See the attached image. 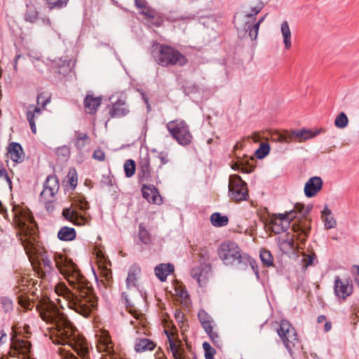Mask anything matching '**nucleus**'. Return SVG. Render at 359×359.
Wrapping results in <instances>:
<instances>
[{"label":"nucleus","mask_w":359,"mask_h":359,"mask_svg":"<svg viewBox=\"0 0 359 359\" xmlns=\"http://www.w3.org/2000/svg\"><path fill=\"white\" fill-rule=\"evenodd\" d=\"M57 268L65 276L72 290L65 283H58L55 286V294L62 297L67 307L79 314L88 317L96 306V299L92 292L90 283L83 276L76 265L66 256L57 254L55 256Z\"/></svg>","instance_id":"nucleus-1"},{"label":"nucleus","mask_w":359,"mask_h":359,"mask_svg":"<svg viewBox=\"0 0 359 359\" xmlns=\"http://www.w3.org/2000/svg\"><path fill=\"white\" fill-rule=\"evenodd\" d=\"M38 309L42 320L53 325L51 328L54 329L55 343L68 345L82 359H89V348L86 340L79 335L72 323L54 303L44 301Z\"/></svg>","instance_id":"nucleus-2"},{"label":"nucleus","mask_w":359,"mask_h":359,"mask_svg":"<svg viewBox=\"0 0 359 359\" xmlns=\"http://www.w3.org/2000/svg\"><path fill=\"white\" fill-rule=\"evenodd\" d=\"M13 222L18 229L22 245L27 254L32 253L35 249L37 229L30 211L21 205H14L12 209Z\"/></svg>","instance_id":"nucleus-3"},{"label":"nucleus","mask_w":359,"mask_h":359,"mask_svg":"<svg viewBox=\"0 0 359 359\" xmlns=\"http://www.w3.org/2000/svg\"><path fill=\"white\" fill-rule=\"evenodd\" d=\"M140 267L136 265L132 266L128 271L126 278V289L122 292L128 311L135 319L142 316V313L133 309L134 302L138 294L139 280L140 278Z\"/></svg>","instance_id":"nucleus-4"},{"label":"nucleus","mask_w":359,"mask_h":359,"mask_svg":"<svg viewBox=\"0 0 359 359\" xmlns=\"http://www.w3.org/2000/svg\"><path fill=\"white\" fill-rule=\"evenodd\" d=\"M154 59L161 67L184 66L188 62L187 57L179 50L167 45L159 46Z\"/></svg>","instance_id":"nucleus-5"},{"label":"nucleus","mask_w":359,"mask_h":359,"mask_svg":"<svg viewBox=\"0 0 359 359\" xmlns=\"http://www.w3.org/2000/svg\"><path fill=\"white\" fill-rule=\"evenodd\" d=\"M262 8L261 4L255 6L252 8L250 13L234 19V23L238 29H247L252 39H257L259 25L265 18V16H263L257 22H254L257 15L261 11Z\"/></svg>","instance_id":"nucleus-6"},{"label":"nucleus","mask_w":359,"mask_h":359,"mask_svg":"<svg viewBox=\"0 0 359 359\" xmlns=\"http://www.w3.org/2000/svg\"><path fill=\"white\" fill-rule=\"evenodd\" d=\"M217 255L222 263L226 266L240 264L243 260V254L238 245L231 241L222 242L218 249Z\"/></svg>","instance_id":"nucleus-7"},{"label":"nucleus","mask_w":359,"mask_h":359,"mask_svg":"<svg viewBox=\"0 0 359 359\" xmlns=\"http://www.w3.org/2000/svg\"><path fill=\"white\" fill-rule=\"evenodd\" d=\"M166 128L178 144L186 146L191 144L193 136L188 124L182 119H175L169 121Z\"/></svg>","instance_id":"nucleus-8"},{"label":"nucleus","mask_w":359,"mask_h":359,"mask_svg":"<svg viewBox=\"0 0 359 359\" xmlns=\"http://www.w3.org/2000/svg\"><path fill=\"white\" fill-rule=\"evenodd\" d=\"M277 332L285 348L291 351L298 342V337L294 327L287 320H283Z\"/></svg>","instance_id":"nucleus-9"},{"label":"nucleus","mask_w":359,"mask_h":359,"mask_svg":"<svg viewBox=\"0 0 359 359\" xmlns=\"http://www.w3.org/2000/svg\"><path fill=\"white\" fill-rule=\"evenodd\" d=\"M229 190V196L236 201H245L248 197L246 183L238 175L230 176Z\"/></svg>","instance_id":"nucleus-10"},{"label":"nucleus","mask_w":359,"mask_h":359,"mask_svg":"<svg viewBox=\"0 0 359 359\" xmlns=\"http://www.w3.org/2000/svg\"><path fill=\"white\" fill-rule=\"evenodd\" d=\"M295 208H298L297 206ZM297 217L296 209L285 212L283 214L272 215L271 218V229L275 233L285 231L290 226L291 221Z\"/></svg>","instance_id":"nucleus-11"},{"label":"nucleus","mask_w":359,"mask_h":359,"mask_svg":"<svg viewBox=\"0 0 359 359\" xmlns=\"http://www.w3.org/2000/svg\"><path fill=\"white\" fill-rule=\"evenodd\" d=\"M95 337L97 351L113 358V355L115 354L114 344L109 332L106 330L100 329L97 332Z\"/></svg>","instance_id":"nucleus-12"},{"label":"nucleus","mask_w":359,"mask_h":359,"mask_svg":"<svg viewBox=\"0 0 359 359\" xmlns=\"http://www.w3.org/2000/svg\"><path fill=\"white\" fill-rule=\"evenodd\" d=\"M165 334L168 337L170 349L175 359H186L184 355V350L181 346V341L176 337L175 330H165Z\"/></svg>","instance_id":"nucleus-13"},{"label":"nucleus","mask_w":359,"mask_h":359,"mask_svg":"<svg viewBox=\"0 0 359 359\" xmlns=\"http://www.w3.org/2000/svg\"><path fill=\"white\" fill-rule=\"evenodd\" d=\"M42 109L39 107L31 104L28 107L26 117L34 134L36 133V124H40L43 120Z\"/></svg>","instance_id":"nucleus-14"},{"label":"nucleus","mask_w":359,"mask_h":359,"mask_svg":"<svg viewBox=\"0 0 359 359\" xmlns=\"http://www.w3.org/2000/svg\"><path fill=\"white\" fill-rule=\"evenodd\" d=\"M62 215L67 220L77 226H83L88 224L90 222L87 217L79 214L72 208H64Z\"/></svg>","instance_id":"nucleus-15"},{"label":"nucleus","mask_w":359,"mask_h":359,"mask_svg":"<svg viewBox=\"0 0 359 359\" xmlns=\"http://www.w3.org/2000/svg\"><path fill=\"white\" fill-rule=\"evenodd\" d=\"M96 259L102 276L109 281L112 278L109 260L101 250H98L96 252Z\"/></svg>","instance_id":"nucleus-16"},{"label":"nucleus","mask_w":359,"mask_h":359,"mask_svg":"<svg viewBox=\"0 0 359 359\" xmlns=\"http://www.w3.org/2000/svg\"><path fill=\"white\" fill-rule=\"evenodd\" d=\"M60 187L59 180L55 175H50L47 177L41 196L44 198L45 196H50L54 198L55 195L57 193Z\"/></svg>","instance_id":"nucleus-17"},{"label":"nucleus","mask_w":359,"mask_h":359,"mask_svg":"<svg viewBox=\"0 0 359 359\" xmlns=\"http://www.w3.org/2000/svg\"><path fill=\"white\" fill-rule=\"evenodd\" d=\"M353 285L348 283H344L339 276L334 280V292L337 297L345 299L353 292Z\"/></svg>","instance_id":"nucleus-18"},{"label":"nucleus","mask_w":359,"mask_h":359,"mask_svg":"<svg viewBox=\"0 0 359 359\" xmlns=\"http://www.w3.org/2000/svg\"><path fill=\"white\" fill-rule=\"evenodd\" d=\"M143 197L149 202L156 205H160L163 199L157 189L151 185L144 184L142 187Z\"/></svg>","instance_id":"nucleus-19"},{"label":"nucleus","mask_w":359,"mask_h":359,"mask_svg":"<svg viewBox=\"0 0 359 359\" xmlns=\"http://www.w3.org/2000/svg\"><path fill=\"white\" fill-rule=\"evenodd\" d=\"M323 187V180L319 177H311L305 184L304 194L306 197L311 198L317 194Z\"/></svg>","instance_id":"nucleus-20"},{"label":"nucleus","mask_w":359,"mask_h":359,"mask_svg":"<svg viewBox=\"0 0 359 359\" xmlns=\"http://www.w3.org/2000/svg\"><path fill=\"white\" fill-rule=\"evenodd\" d=\"M31 344L29 341L25 340H16L13 341L12 348L10 352L11 356L21 355L22 359L25 358L29 353Z\"/></svg>","instance_id":"nucleus-21"},{"label":"nucleus","mask_w":359,"mask_h":359,"mask_svg":"<svg viewBox=\"0 0 359 359\" xmlns=\"http://www.w3.org/2000/svg\"><path fill=\"white\" fill-rule=\"evenodd\" d=\"M8 158L15 163H21L24 160V151L22 146L17 142H11L7 147Z\"/></svg>","instance_id":"nucleus-22"},{"label":"nucleus","mask_w":359,"mask_h":359,"mask_svg":"<svg viewBox=\"0 0 359 359\" xmlns=\"http://www.w3.org/2000/svg\"><path fill=\"white\" fill-rule=\"evenodd\" d=\"M156 346V343L147 338H137L134 345V349L137 353L153 351Z\"/></svg>","instance_id":"nucleus-23"},{"label":"nucleus","mask_w":359,"mask_h":359,"mask_svg":"<svg viewBox=\"0 0 359 359\" xmlns=\"http://www.w3.org/2000/svg\"><path fill=\"white\" fill-rule=\"evenodd\" d=\"M279 248L284 253H287L294 248V243L292 235L288 233L280 236L277 238Z\"/></svg>","instance_id":"nucleus-24"},{"label":"nucleus","mask_w":359,"mask_h":359,"mask_svg":"<svg viewBox=\"0 0 359 359\" xmlns=\"http://www.w3.org/2000/svg\"><path fill=\"white\" fill-rule=\"evenodd\" d=\"M129 110L126 107V102L123 100H118L109 109L111 117H121L126 116Z\"/></svg>","instance_id":"nucleus-25"},{"label":"nucleus","mask_w":359,"mask_h":359,"mask_svg":"<svg viewBox=\"0 0 359 359\" xmlns=\"http://www.w3.org/2000/svg\"><path fill=\"white\" fill-rule=\"evenodd\" d=\"M102 98L100 97H94L91 95H88L84 100V107L86 112L90 114L96 113L97 108L101 104Z\"/></svg>","instance_id":"nucleus-26"},{"label":"nucleus","mask_w":359,"mask_h":359,"mask_svg":"<svg viewBox=\"0 0 359 359\" xmlns=\"http://www.w3.org/2000/svg\"><path fill=\"white\" fill-rule=\"evenodd\" d=\"M173 271L174 266L171 264H161L155 268V274L161 281H165Z\"/></svg>","instance_id":"nucleus-27"},{"label":"nucleus","mask_w":359,"mask_h":359,"mask_svg":"<svg viewBox=\"0 0 359 359\" xmlns=\"http://www.w3.org/2000/svg\"><path fill=\"white\" fill-rule=\"evenodd\" d=\"M37 4V0H29V2L27 4V11L25 14V20L26 21L34 22L38 19Z\"/></svg>","instance_id":"nucleus-28"},{"label":"nucleus","mask_w":359,"mask_h":359,"mask_svg":"<svg viewBox=\"0 0 359 359\" xmlns=\"http://www.w3.org/2000/svg\"><path fill=\"white\" fill-rule=\"evenodd\" d=\"M318 133V131L313 132L311 130L302 129L293 131L291 133V137H294L297 142H302L314 137Z\"/></svg>","instance_id":"nucleus-29"},{"label":"nucleus","mask_w":359,"mask_h":359,"mask_svg":"<svg viewBox=\"0 0 359 359\" xmlns=\"http://www.w3.org/2000/svg\"><path fill=\"white\" fill-rule=\"evenodd\" d=\"M281 34L283 38V43L285 49L289 50L291 48L292 42L291 36L292 32L289 24L287 21L283 22L280 27Z\"/></svg>","instance_id":"nucleus-30"},{"label":"nucleus","mask_w":359,"mask_h":359,"mask_svg":"<svg viewBox=\"0 0 359 359\" xmlns=\"http://www.w3.org/2000/svg\"><path fill=\"white\" fill-rule=\"evenodd\" d=\"M76 236L75 229L68 226L62 227L57 233V238L62 241H72Z\"/></svg>","instance_id":"nucleus-31"},{"label":"nucleus","mask_w":359,"mask_h":359,"mask_svg":"<svg viewBox=\"0 0 359 359\" xmlns=\"http://www.w3.org/2000/svg\"><path fill=\"white\" fill-rule=\"evenodd\" d=\"M198 317L204 330L215 326L214 320L205 310H200L198 313Z\"/></svg>","instance_id":"nucleus-32"},{"label":"nucleus","mask_w":359,"mask_h":359,"mask_svg":"<svg viewBox=\"0 0 359 359\" xmlns=\"http://www.w3.org/2000/svg\"><path fill=\"white\" fill-rule=\"evenodd\" d=\"M322 217L327 229L334 228L337 222L334 217L331 215L330 210L326 206L322 212Z\"/></svg>","instance_id":"nucleus-33"},{"label":"nucleus","mask_w":359,"mask_h":359,"mask_svg":"<svg viewBox=\"0 0 359 359\" xmlns=\"http://www.w3.org/2000/svg\"><path fill=\"white\" fill-rule=\"evenodd\" d=\"M210 222L215 226H224L228 224L229 219L225 215H221L219 212H215L210 216Z\"/></svg>","instance_id":"nucleus-34"},{"label":"nucleus","mask_w":359,"mask_h":359,"mask_svg":"<svg viewBox=\"0 0 359 359\" xmlns=\"http://www.w3.org/2000/svg\"><path fill=\"white\" fill-rule=\"evenodd\" d=\"M51 100V95L48 91H44L39 93L36 98V107H39L42 109H45L46 106L50 103Z\"/></svg>","instance_id":"nucleus-35"},{"label":"nucleus","mask_w":359,"mask_h":359,"mask_svg":"<svg viewBox=\"0 0 359 359\" xmlns=\"http://www.w3.org/2000/svg\"><path fill=\"white\" fill-rule=\"evenodd\" d=\"M205 332L208 335L211 341L217 346H220L222 344V338L219 336L217 330L214 327H210L208 330H205Z\"/></svg>","instance_id":"nucleus-36"},{"label":"nucleus","mask_w":359,"mask_h":359,"mask_svg":"<svg viewBox=\"0 0 359 359\" xmlns=\"http://www.w3.org/2000/svg\"><path fill=\"white\" fill-rule=\"evenodd\" d=\"M88 140L89 137L87 133L77 132L74 145L77 149H81L86 145Z\"/></svg>","instance_id":"nucleus-37"},{"label":"nucleus","mask_w":359,"mask_h":359,"mask_svg":"<svg viewBox=\"0 0 359 359\" xmlns=\"http://www.w3.org/2000/svg\"><path fill=\"white\" fill-rule=\"evenodd\" d=\"M262 264L266 267H270L273 264V257L270 252V251L267 250H262L260 251L259 255Z\"/></svg>","instance_id":"nucleus-38"},{"label":"nucleus","mask_w":359,"mask_h":359,"mask_svg":"<svg viewBox=\"0 0 359 359\" xmlns=\"http://www.w3.org/2000/svg\"><path fill=\"white\" fill-rule=\"evenodd\" d=\"M67 182L72 189H74L77 186L78 182V173L74 168H69L67 173Z\"/></svg>","instance_id":"nucleus-39"},{"label":"nucleus","mask_w":359,"mask_h":359,"mask_svg":"<svg viewBox=\"0 0 359 359\" xmlns=\"http://www.w3.org/2000/svg\"><path fill=\"white\" fill-rule=\"evenodd\" d=\"M176 294L177 296L180 299V301L182 304L185 305H188L190 303V298L189 295L188 294L187 290L182 287L180 286L176 288Z\"/></svg>","instance_id":"nucleus-40"},{"label":"nucleus","mask_w":359,"mask_h":359,"mask_svg":"<svg viewBox=\"0 0 359 359\" xmlns=\"http://www.w3.org/2000/svg\"><path fill=\"white\" fill-rule=\"evenodd\" d=\"M124 171L126 177H131L135 172V163L132 159L127 160L124 163Z\"/></svg>","instance_id":"nucleus-41"},{"label":"nucleus","mask_w":359,"mask_h":359,"mask_svg":"<svg viewBox=\"0 0 359 359\" xmlns=\"http://www.w3.org/2000/svg\"><path fill=\"white\" fill-rule=\"evenodd\" d=\"M348 123V118L344 112H341L335 118L334 125L338 128H344Z\"/></svg>","instance_id":"nucleus-42"},{"label":"nucleus","mask_w":359,"mask_h":359,"mask_svg":"<svg viewBox=\"0 0 359 359\" xmlns=\"http://www.w3.org/2000/svg\"><path fill=\"white\" fill-rule=\"evenodd\" d=\"M139 236L141 241L144 244H149L151 242V238L149 231L142 225L140 226Z\"/></svg>","instance_id":"nucleus-43"},{"label":"nucleus","mask_w":359,"mask_h":359,"mask_svg":"<svg viewBox=\"0 0 359 359\" xmlns=\"http://www.w3.org/2000/svg\"><path fill=\"white\" fill-rule=\"evenodd\" d=\"M140 169L142 172V177L147 180L151 174V167L148 159H145L141 162Z\"/></svg>","instance_id":"nucleus-44"},{"label":"nucleus","mask_w":359,"mask_h":359,"mask_svg":"<svg viewBox=\"0 0 359 359\" xmlns=\"http://www.w3.org/2000/svg\"><path fill=\"white\" fill-rule=\"evenodd\" d=\"M203 348L205 351V359H213L216 353L215 350L210 346L208 342H203Z\"/></svg>","instance_id":"nucleus-45"},{"label":"nucleus","mask_w":359,"mask_h":359,"mask_svg":"<svg viewBox=\"0 0 359 359\" xmlns=\"http://www.w3.org/2000/svg\"><path fill=\"white\" fill-rule=\"evenodd\" d=\"M54 201V198H50V196H45L43 198L40 196V202L43 203L47 210L50 211L53 210L54 206L53 205V202Z\"/></svg>","instance_id":"nucleus-46"},{"label":"nucleus","mask_w":359,"mask_h":359,"mask_svg":"<svg viewBox=\"0 0 359 359\" xmlns=\"http://www.w3.org/2000/svg\"><path fill=\"white\" fill-rule=\"evenodd\" d=\"M315 258H316L315 254H311V255L304 254L303 258L302 260L303 266L305 269H306L308 266L312 265Z\"/></svg>","instance_id":"nucleus-47"},{"label":"nucleus","mask_w":359,"mask_h":359,"mask_svg":"<svg viewBox=\"0 0 359 359\" xmlns=\"http://www.w3.org/2000/svg\"><path fill=\"white\" fill-rule=\"evenodd\" d=\"M56 154L59 156L68 157L70 155V149L67 146H62L57 149Z\"/></svg>","instance_id":"nucleus-48"},{"label":"nucleus","mask_w":359,"mask_h":359,"mask_svg":"<svg viewBox=\"0 0 359 359\" xmlns=\"http://www.w3.org/2000/svg\"><path fill=\"white\" fill-rule=\"evenodd\" d=\"M94 159L99 161H104L105 159V153L100 149L95 150L93 154Z\"/></svg>","instance_id":"nucleus-49"},{"label":"nucleus","mask_w":359,"mask_h":359,"mask_svg":"<svg viewBox=\"0 0 359 359\" xmlns=\"http://www.w3.org/2000/svg\"><path fill=\"white\" fill-rule=\"evenodd\" d=\"M0 178L4 179L10 187L11 186L12 182L8 172L2 165H0Z\"/></svg>","instance_id":"nucleus-50"},{"label":"nucleus","mask_w":359,"mask_h":359,"mask_svg":"<svg viewBox=\"0 0 359 359\" xmlns=\"http://www.w3.org/2000/svg\"><path fill=\"white\" fill-rule=\"evenodd\" d=\"M69 0H58L55 2L50 3L49 7L50 9L54 8H62L67 4Z\"/></svg>","instance_id":"nucleus-51"},{"label":"nucleus","mask_w":359,"mask_h":359,"mask_svg":"<svg viewBox=\"0 0 359 359\" xmlns=\"http://www.w3.org/2000/svg\"><path fill=\"white\" fill-rule=\"evenodd\" d=\"M351 273L355 283L359 286V266H353L351 269Z\"/></svg>","instance_id":"nucleus-52"},{"label":"nucleus","mask_w":359,"mask_h":359,"mask_svg":"<svg viewBox=\"0 0 359 359\" xmlns=\"http://www.w3.org/2000/svg\"><path fill=\"white\" fill-rule=\"evenodd\" d=\"M269 153L268 148L265 147H259L255 152L256 156L258 158H264L267 154Z\"/></svg>","instance_id":"nucleus-53"},{"label":"nucleus","mask_w":359,"mask_h":359,"mask_svg":"<svg viewBox=\"0 0 359 359\" xmlns=\"http://www.w3.org/2000/svg\"><path fill=\"white\" fill-rule=\"evenodd\" d=\"M46 271H49L51 269V262L48 258L42 259V263L40 264L41 268H42V265Z\"/></svg>","instance_id":"nucleus-54"},{"label":"nucleus","mask_w":359,"mask_h":359,"mask_svg":"<svg viewBox=\"0 0 359 359\" xmlns=\"http://www.w3.org/2000/svg\"><path fill=\"white\" fill-rule=\"evenodd\" d=\"M166 329H168L169 330H175L176 332V334H177V329L172 322L165 320V323H164V332L165 333Z\"/></svg>","instance_id":"nucleus-55"},{"label":"nucleus","mask_w":359,"mask_h":359,"mask_svg":"<svg viewBox=\"0 0 359 359\" xmlns=\"http://www.w3.org/2000/svg\"><path fill=\"white\" fill-rule=\"evenodd\" d=\"M141 13L149 18H154V11L146 6V9H141Z\"/></svg>","instance_id":"nucleus-56"},{"label":"nucleus","mask_w":359,"mask_h":359,"mask_svg":"<svg viewBox=\"0 0 359 359\" xmlns=\"http://www.w3.org/2000/svg\"><path fill=\"white\" fill-rule=\"evenodd\" d=\"M135 6L139 9H146L145 0H135Z\"/></svg>","instance_id":"nucleus-57"},{"label":"nucleus","mask_w":359,"mask_h":359,"mask_svg":"<svg viewBox=\"0 0 359 359\" xmlns=\"http://www.w3.org/2000/svg\"><path fill=\"white\" fill-rule=\"evenodd\" d=\"M175 317L176 318V320L178 321V322H182L183 321V318H184V315L183 313L179 311V310H177L175 313Z\"/></svg>","instance_id":"nucleus-58"},{"label":"nucleus","mask_w":359,"mask_h":359,"mask_svg":"<svg viewBox=\"0 0 359 359\" xmlns=\"http://www.w3.org/2000/svg\"><path fill=\"white\" fill-rule=\"evenodd\" d=\"M159 159L161 165H165L169 162V158L166 155L161 154L159 156Z\"/></svg>","instance_id":"nucleus-59"},{"label":"nucleus","mask_w":359,"mask_h":359,"mask_svg":"<svg viewBox=\"0 0 359 359\" xmlns=\"http://www.w3.org/2000/svg\"><path fill=\"white\" fill-rule=\"evenodd\" d=\"M19 304L25 308H28V306L29 304V302L22 297L19 298Z\"/></svg>","instance_id":"nucleus-60"},{"label":"nucleus","mask_w":359,"mask_h":359,"mask_svg":"<svg viewBox=\"0 0 359 359\" xmlns=\"http://www.w3.org/2000/svg\"><path fill=\"white\" fill-rule=\"evenodd\" d=\"M331 323L330 322H326L325 325H324V330L325 332H328L331 329Z\"/></svg>","instance_id":"nucleus-61"},{"label":"nucleus","mask_w":359,"mask_h":359,"mask_svg":"<svg viewBox=\"0 0 359 359\" xmlns=\"http://www.w3.org/2000/svg\"><path fill=\"white\" fill-rule=\"evenodd\" d=\"M325 320H326V316L324 315H321V316H318V323H323Z\"/></svg>","instance_id":"nucleus-62"},{"label":"nucleus","mask_w":359,"mask_h":359,"mask_svg":"<svg viewBox=\"0 0 359 359\" xmlns=\"http://www.w3.org/2000/svg\"><path fill=\"white\" fill-rule=\"evenodd\" d=\"M231 168L233 170H239L241 168V165L238 163H235L231 165Z\"/></svg>","instance_id":"nucleus-63"},{"label":"nucleus","mask_w":359,"mask_h":359,"mask_svg":"<svg viewBox=\"0 0 359 359\" xmlns=\"http://www.w3.org/2000/svg\"><path fill=\"white\" fill-rule=\"evenodd\" d=\"M65 359H77V358L73 354H69Z\"/></svg>","instance_id":"nucleus-64"}]
</instances>
